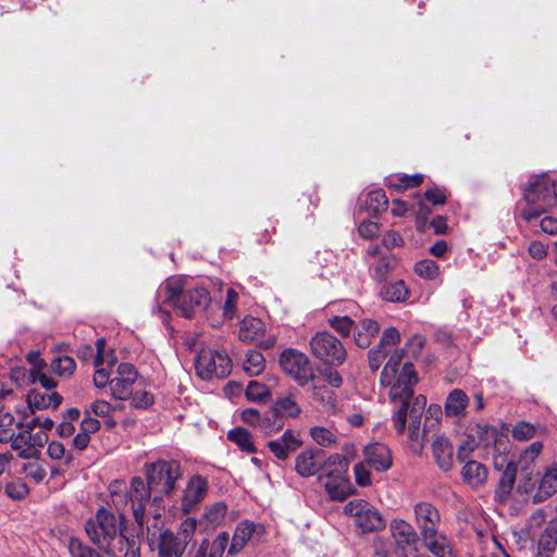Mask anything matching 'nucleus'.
<instances>
[{
	"label": "nucleus",
	"instance_id": "obj_50",
	"mask_svg": "<svg viewBox=\"0 0 557 557\" xmlns=\"http://www.w3.org/2000/svg\"><path fill=\"white\" fill-rule=\"evenodd\" d=\"M72 557H101L94 548L84 545L78 541H72L70 544Z\"/></svg>",
	"mask_w": 557,
	"mask_h": 557
},
{
	"label": "nucleus",
	"instance_id": "obj_54",
	"mask_svg": "<svg viewBox=\"0 0 557 557\" xmlns=\"http://www.w3.org/2000/svg\"><path fill=\"white\" fill-rule=\"evenodd\" d=\"M476 442L473 437H468L458 447L457 458L460 462H465L470 454L475 449Z\"/></svg>",
	"mask_w": 557,
	"mask_h": 557
},
{
	"label": "nucleus",
	"instance_id": "obj_25",
	"mask_svg": "<svg viewBox=\"0 0 557 557\" xmlns=\"http://www.w3.org/2000/svg\"><path fill=\"white\" fill-rule=\"evenodd\" d=\"M62 401V396L57 392H41L33 389L27 395V403L33 409L58 408Z\"/></svg>",
	"mask_w": 557,
	"mask_h": 557
},
{
	"label": "nucleus",
	"instance_id": "obj_62",
	"mask_svg": "<svg viewBox=\"0 0 557 557\" xmlns=\"http://www.w3.org/2000/svg\"><path fill=\"white\" fill-rule=\"evenodd\" d=\"M110 374L104 368L96 367L94 374V384L97 388H103L108 384L110 385Z\"/></svg>",
	"mask_w": 557,
	"mask_h": 557
},
{
	"label": "nucleus",
	"instance_id": "obj_19",
	"mask_svg": "<svg viewBox=\"0 0 557 557\" xmlns=\"http://www.w3.org/2000/svg\"><path fill=\"white\" fill-rule=\"evenodd\" d=\"M329 496L334 500H344L350 494V483L346 473L327 471L320 476Z\"/></svg>",
	"mask_w": 557,
	"mask_h": 557
},
{
	"label": "nucleus",
	"instance_id": "obj_51",
	"mask_svg": "<svg viewBox=\"0 0 557 557\" xmlns=\"http://www.w3.org/2000/svg\"><path fill=\"white\" fill-rule=\"evenodd\" d=\"M124 542H122L121 553L124 552V557H140L139 543L135 539H129L123 535Z\"/></svg>",
	"mask_w": 557,
	"mask_h": 557
},
{
	"label": "nucleus",
	"instance_id": "obj_15",
	"mask_svg": "<svg viewBox=\"0 0 557 557\" xmlns=\"http://www.w3.org/2000/svg\"><path fill=\"white\" fill-rule=\"evenodd\" d=\"M238 338L269 349L275 345V337L267 334L265 324L258 318L245 317L239 324Z\"/></svg>",
	"mask_w": 557,
	"mask_h": 557
},
{
	"label": "nucleus",
	"instance_id": "obj_35",
	"mask_svg": "<svg viewBox=\"0 0 557 557\" xmlns=\"http://www.w3.org/2000/svg\"><path fill=\"white\" fill-rule=\"evenodd\" d=\"M542 449L543 444L541 442H533L520 454L518 466L520 467L521 471H528L534 466L535 460L540 456Z\"/></svg>",
	"mask_w": 557,
	"mask_h": 557
},
{
	"label": "nucleus",
	"instance_id": "obj_18",
	"mask_svg": "<svg viewBox=\"0 0 557 557\" xmlns=\"http://www.w3.org/2000/svg\"><path fill=\"white\" fill-rule=\"evenodd\" d=\"M324 451L305 449L295 459V470L302 478H309L323 470Z\"/></svg>",
	"mask_w": 557,
	"mask_h": 557
},
{
	"label": "nucleus",
	"instance_id": "obj_24",
	"mask_svg": "<svg viewBox=\"0 0 557 557\" xmlns=\"http://www.w3.org/2000/svg\"><path fill=\"white\" fill-rule=\"evenodd\" d=\"M256 532V524L245 520L237 524L235 528L231 545L228 547L230 555H237L243 550L246 544L251 540Z\"/></svg>",
	"mask_w": 557,
	"mask_h": 557
},
{
	"label": "nucleus",
	"instance_id": "obj_16",
	"mask_svg": "<svg viewBox=\"0 0 557 557\" xmlns=\"http://www.w3.org/2000/svg\"><path fill=\"white\" fill-rule=\"evenodd\" d=\"M138 379L136 368L128 362L117 366L114 377L110 381L111 396L115 399H128L133 392V385Z\"/></svg>",
	"mask_w": 557,
	"mask_h": 557
},
{
	"label": "nucleus",
	"instance_id": "obj_61",
	"mask_svg": "<svg viewBox=\"0 0 557 557\" xmlns=\"http://www.w3.org/2000/svg\"><path fill=\"white\" fill-rule=\"evenodd\" d=\"M260 417V411L255 408H247L240 413L242 421L255 428L258 426Z\"/></svg>",
	"mask_w": 557,
	"mask_h": 557
},
{
	"label": "nucleus",
	"instance_id": "obj_1",
	"mask_svg": "<svg viewBox=\"0 0 557 557\" xmlns=\"http://www.w3.org/2000/svg\"><path fill=\"white\" fill-rule=\"evenodd\" d=\"M389 359L381 373L383 385L389 386V399L395 405L392 417L393 425L398 435L407 432L408 441L414 454L423 451L426 430L421 425L426 406L423 395L413 397V386L418 377L412 363L401 364L403 351H391Z\"/></svg>",
	"mask_w": 557,
	"mask_h": 557
},
{
	"label": "nucleus",
	"instance_id": "obj_45",
	"mask_svg": "<svg viewBox=\"0 0 557 557\" xmlns=\"http://www.w3.org/2000/svg\"><path fill=\"white\" fill-rule=\"evenodd\" d=\"M512 437L517 441H528L535 435V426L528 422H519L512 429Z\"/></svg>",
	"mask_w": 557,
	"mask_h": 557
},
{
	"label": "nucleus",
	"instance_id": "obj_33",
	"mask_svg": "<svg viewBox=\"0 0 557 557\" xmlns=\"http://www.w3.org/2000/svg\"><path fill=\"white\" fill-rule=\"evenodd\" d=\"M260 422L258 423V429L264 433L265 435H271L283 429L284 422L277 413L273 410H269L261 414Z\"/></svg>",
	"mask_w": 557,
	"mask_h": 557
},
{
	"label": "nucleus",
	"instance_id": "obj_4",
	"mask_svg": "<svg viewBox=\"0 0 557 557\" xmlns=\"http://www.w3.org/2000/svg\"><path fill=\"white\" fill-rule=\"evenodd\" d=\"M120 524L116 517L106 508H100L95 518L89 519L85 524L88 539L101 550L110 556L121 554L123 531L121 524L124 521V513H120Z\"/></svg>",
	"mask_w": 557,
	"mask_h": 557
},
{
	"label": "nucleus",
	"instance_id": "obj_31",
	"mask_svg": "<svg viewBox=\"0 0 557 557\" xmlns=\"http://www.w3.org/2000/svg\"><path fill=\"white\" fill-rule=\"evenodd\" d=\"M273 409L281 419L283 417L296 418L300 413V407L293 395L280 397Z\"/></svg>",
	"mask_w": 557,
	"mask_h": 557
},
{
	"label": "nucleus",
	"instance_id": "obj_37",
	"mask_svg": "<svg viewBox=\"0 0 557 557\" xmlns=\"http://www.w3.org/2000/svg\"><path fill=\"white\" fill-rule=\"evenodd\" d=\"M270 395L269 387L257 381H250L246 387V397L250 401L265 403Z\"/></svg>",
	"mask_w": 557,
	"mask_h": 557
},
{
	"label": "nucleus",
	"instance_id": "obj_9",
	"mask_svg": "<svg viewBox=\"0 0 557 557\" xmlns=\"http://www.w3.org/2000/svg\"><path fill=\"white\" fill-rule=\"evenodd\" d=\"M147 484L153 491V503L159 504L164 496H169L175 488L181 476V467L176 461L158 460L146 463L144 467Z\"/></svg>",
	"mask_w": 557,
	"mask_h": 557
},
{
	"label": "nucleus",
	"instance_id": "obj_56",
	"mask_svg": "<svg viewBox=\"0 0 557 557\" xmlns=\"http://www.w3.org/2000/svg\"><path fill=\"white\" fill-rule=\"evenodd\" d=\"M92 413L98 417L109 418L114 411V407L106 400H96L90 407Z\"/></svg>",
	"mask_w": 557,
	"mask_h": 557
},
{
	"label": "nucleus",
	"instance_id": "obj_41",
	"mask_svg": "<svg viewBox=\"0 0 557 557\" xmlns=\"http://www.w3.org/2000/svg\"><path fill=\"white\" fill-rule=\"evenodd\" d=\"M387 197L383 190H372L368 194V206L369 210L374 213H379L387 209Z\"/></svg>",
	"mask_w": 557,
	"mask_h": 557
},
{
	"label": "nucleus",
	"instance_id": "obj_48",
	"mask_svg": "<svg viewBox=\"0 0 557 557\" xmlns=\"http://www.w3.org/2000/svg\"><path fill=\"white\" fill-rule=\"evenodd\" d=\"M396 265V259L393 256H386L379 260L374 267V275L382 281L386 274Z\"/></svg>",
	"mask_w": 557,
	"mask_h": 557
},
{
	"label": "nucleus",
	"instance_id": "obj_60",
	"mask_svg": "<svg viewBox=\"0 0 557 557\" xmlns=\"http://www.w3.org/2000/svg\"><path fill=\"white\" fill-rule=\"evenodd\" d=\"M529 255L535 260H542L547 256V245L540 240H533L528 247Z\"/></svg>",
	"mask_w": 557,
	"mask_h": 557
},
{
	"label": "nucleus",
	"instance_id": "obj_36",
	"mask_svg": "<svg viewBox=\"0 0 557 557\" xmlns=\"http://www.w3.org/2000/svg\"><path fill=\"white\" fill-rule=\"evenodd\" d=\"M50 367L53 373L67 377L74 373L76 362L70 356H60L52 359Z\"/></svg>",
	"mask_w": 557,
	"mask_h": 557
},
{
	"label": "nucleus",
	"instance_id": "obj_59",
	"mask_svg": "<svg viewBox=\"0 0 557 557\" xmlns=\"http://www.w3.org/2000/svg\"><path fill=\"white\" fill-rule=\"evenodd\" d=\"M380 227L376 222L373 221H363L358 228V232L361 237L366 239H371L379 233Z\"/></svg>",
	"mask_w": 557,
	"mask_h": 557
},
{
	"label": "nucleus",
	"instance_id": "obj_30",
	"mask_svg": "<svg viewBox=\"0 0 557 557\" xmlns=\"http://www.w3.org/2000/svg\"><path fill=\"white\" fill-rule=\"evenodd\" d=\"M227 507L225 503L219 502L206 508L202 522L207 528L215 529L225 518Z\"/></svg>",
	"mask_w": 557,
	"mask_h": 557
},
{
	"label": "nucleus",
	"instance_id": "obj_64",
	"mask_svg": "<svg viewBox=\"0 0 557 557\" xmlns=\"http://www.w3.org/2000/svg\"><path fill=\"white\" fill-rule=\"evenodd\" d=\"M424 197L428 201L432 202L433 205H442L446 200L445 191L437 187L428 189L424 194Z\"/></svg>",
	"mask_w": 557,
	"mask_h": 557
},
{
	"label": "nucleus",
	"instance_id": "obj_46",
	"mask_svg": "<svg viewBox=\"0 0 557 557\" xmlns=\"http://www.w3.org/2000/svg\"><path fill=\"white\" fill-rule=\"evenodd\" d=\"M399 342V332L395 327H388L383 332L379 346L391 352L393 347L396 346Z\"/></svg>",
	"mask_w": 557,
	"mask_h": 557
},
{
	"label": "nucleus",
	"instance_id": "obj_32",
	"mask_svg": "<svg viewBox=\"0 0 557 557\" xmlns=\"http://www.w3.org/2000/svg\"><path fill=\"white\" fill-rule=\"evenodd\" d=\"M243 368L250 376L259 375L265 368V359L260 351L248 350L244 359Z\"/></svg>",
	"mask_w": 557,
	"mask_h": 557
},
{
	"label": "nucleus",
	"instance_id": "obj_13",
	"mask_svg": "<svg viewBox=\"0 0 557 557\" xmlns=\"http://www.w3.org/2000/svg\"><path fill=\"white\" fill-rule=\"evenodd\" d=\"M344 512L354 518L362 532H374L385 527V521L377 509L363 499H354L344 507Z\"/></svg>",
	"mask_w": 557,
	"mask_h": 557
},
{
	"label": "nucleus",
	"instance_id": "obj_47",
	"mask_svg": "<svg viewBox=\"0 0 557 557\" xmlns=\"http://www.w3.org/2000/svg\"><path fill=\"white\" fill-rule=\"evenodd\" d=\"M238 300V294L233 289L226 290V299L223 306V315L225 319L232 320L236 315V306Z\"/></svg>",
	"mask_w": 557,
	"mask_h": 557
},
{
	"label": "nucleus",
	"instance_id": "obj_40",
	"mask_svg": "<svg viewBox=\"0 0 557 557\" xmlns=\"http://www.w3.org/2000/svg\"><path fill=\"white\" fill-rule=\"evenodd\" d=\"M349 468L348 457H345L341 454H333L326 457L324 455L323 461V470L327 471H337L341 473H347Z\"/></svg>",
	"mask_w": 557,
	"mask_h": 557
},
{
	"label": "nucleus",
	"instance_id": "obj_57",
	"mask_svg": "<svg viewBox=\"0 0 557 557\" xmlns=\"http://www.w3.org/2000/svg\"><path fill=\"white\" fill-rule=\"evenodd\" d=\"M516 474H517V465L515 462L507 463L498 483L500 485H508L510 487H513V484L516 481Z\"/></svg>",
	"mask_w": 557,
	"mask_h": 557
},
{
	"label": "nucleus",
	"instance_id": "obj_20",
	"mask_svg": "<svg viewBox=\"0 0 557 557\" xmlns=\"http://www.w3.org/2000/svg\"><path fill=\"white\" fill-rule=\"evenodd\" d=\"M270 451L280 460H286L289 455L296 451L301 445V440L293 431L286 430L282 436L268 442Z\"/></svg>",
	"mask_w": 557,
	"mask_h": 557
},
{
	"label": "nucleus",
	"instance_id": "obj_39",
	"mask_svg": "<svg viewBox=\"0 0 557 557\" xmlns=\"http://www.w3.org/2000/svg\"><path fill=\"white\" fill-rule=\"evenodd\" d=\"M310 435L318 445L323 447H330L337 442L336 434L323 426L311 428Z\"/></svg>",
	"mask_w": 557,
	"mask_h": 557
},
{
	"label": "nucleus",
	"instance_id": "obj_21",
	"mask_svg": "<svg viewBox=\"0 0 557 557\" xmlns=\"http://www.w3.org/2000/svg\"><path fill=\"white\" fill-rule=\"evenodd\" d=\"M364 458L369 466L376 471H386L393 465L389 448L381 443H372L364 448Z\"/></svg>",
	"mask_w": 557,
	"mask_h": 557
},
{
	"label": "nucleus",
	"instance_id": "obj_22",
	"mask_svg": "<svg viewBox=\"0 0 557 557\" xmlns=\"http://www.w3.org/2000/svg\"><path fill=\"white\" fill-rule=\"evenodd\" d=\"M432 454L437 467L447 472L454 467V446L444 435H437L432 442Z\"/></svg>",
	"mask_w": 557,
	"mask_h": 557
},
{
	"label": "nucleus",
	"instance_id": "obj_12",
	"mask_svg": "<svg viewBox=\"0 0 557 557\" xmlns=\"http://www.w3.org/2000/svg\"><path fill=\"white\" fill-rule=\"evenodd\" d=\"M195 368L197 374L203 380L222 379L231 373L232 361L225 352L202 349L197 356Z\"/></svg>",
	"mask_w": 557,
	"mask_h": 557
},
{
	"label": "nucleus",
	"instance_id": "obj_55",
	"mask_svg": "<svg viewBox=\"0 0 557 557\" xmlns=\"http://www.w3.org/2000/svg\"><path fill=\"white\" fill-rule=\"evenodd\" d=\"M355 478L356 482L360 486H368L371 484V474L368 470L367 466L362 462H359L355 466Z\"/></svg>",
	"mask_w": 557,
	"mask_h": 557
},
{
	"label": "nucleus",
	"instance_id": "obj_53",
	"mask_svg": "<svg viewBox=\"0 0 557 557\" xmlns=\"http://www.w3.org/2000/svg\"><path fill=\"white\" fill-rule=\"evenodd\" d=\"M38 370H33L30 372V380L33 383H40L42 387H45L49 392H53L52 389L55 387L57 383L53 379L48 376L47 374L42 373Z\"/></svg>",
	"mask_w": 557,
	"mask_h": 557
},
{
	"label": "nucleus",
	"instance_id": "obj_29",
	"mask_svg": "<svg viewBox=\"0 0 557 557\" xmlns=\"http://www.w3.org/2000/svg\"><path fill=\"white\" fill-rule=\"evenodd\" d=\"M227 438L245 453L252 454L257 451L251 433L244 428H235L228 431Z\"/></svg>",
	"mask_w": 557,
	"mask_h": 557
},
{
	"label": "nucleus",
	"instance_id": "obj_38",
	"mask_svg": "<svg viewBox=\"0 0 557 557\" xmlns=\"http://www.w3.org/2000/svg\"><path fill=\"white\" fill-rule=\"evenodd\" d=\"M414 272L424 280H435L440 276V267L435 261L424 259L414 264Z\"/></svg>",
	"mask_w": 557,
	"mask_h": 557
},
{
	"label": "nucleus",
	"instance_id": "obj_27",
	"mask_svg": "<svg viewBox=\"0 0 557 557\" xmlns=\"http://www.w3.org/2000/svg\"><path fill=\"white\" fill-rule=\"evenodd\" d=\"M469 405V397L459 388L453 389L445 401V414L447 417H463Z\"/></svg>",
	"mask_w": 557,
	"mask_h": 557
},
{
	"label": "nucleus",
	"instance_id": "obj_28",
	"mask_svg": "<svg viewBox=\"0 0 557 557\" xmlns=\"http://www.w3.org/2000/svg\"><path fill=\"white\" fill-rule=\"evenodd\" d=\"M355 334V342L359 347H368L370 345L371 337L379 333V324L374 320L364 319L360 322Z\"/></svg>",
	"mask_w": 557,
	"mask_h": 557
},
{
	"label": "nucleus",
	"instance_id": "obj_43",
	"mask_svg": "<svg viewBox=\"0 0 557 557\" xmlns=\"http://www.w3.org/2000/svg\"><path fill=\"white\" fill-rule=\"evenodd\" d=\"M129 398L131 405L137 409H147L154 401L153 395L144 389L136 391L135 393L132 392Z\"/></svg>",
	"mask_w": 557,
	"mask_h": 557
},
{
	"label": "nucleus",
	"instance_id": "obj_42",
	"mask_svg": "<svg viewBox=\"0 0 557 557\" xmlns=\"http://www.w3.org/2000/svg\"><path fill=\"white\" fill-rule=\"evenodd\" d=\"M330 325L343 336H348L355 327V322L347 315L333 317L329 320Z\"/></svg>",
	"mask_w": 557,
	"mask_h": 557
},
{
	"label": "nucleus",
	"instance_id": "obj_14",
	"mask_svg": "<svg viewBox=\"0 0 557 557\" xmlns=\"http://www.w3.org/2000/svg\"><path fill=\"white\" fill-rule=\"evenodd\" d=\"M36 421L37 420H32L27 423L26 426L22 422H16L18 432L15 433L4 431L0 433V442H11L12 449L17 451L21 458H37L39 455V449H35L34 445L30 443V431L36 428Z\"/></svg>",
	"mask_w": 557,
	"mask_h": 557
},
{
	"label": "nucleus",
	"instance_id": "obj_6",
	"mask_svg": "<svg viewBox=\"0 0 557 557\" xmlns=\"http://www.w3.org/2000/svg\"><path fill=\"white\" fill-rule=\"evenodd\" d=\"M283 371L293 377L299 386H306L312 382V396L320 403H325L331 398L330 391L317 380L314 370L306 354L294 349H284L278 358Z\"/></svg>",
	"mask_w": 557,
	"mask_h": 557
},
{
	"label": "nucleus",
	"instance_id": "obj_8",
	"mask_svg": "<svg viewBox=\"0 0 557 557\" xmlns=\"http://www.w3.org/2000/svg\"><path fill=\"white\" fill-rule=\"evenodd\" d=\"M196 528V519L186 518L176 532L171 529L161 530L154 541L158 557H183L195 536Z\"/></svg>",
	"mask_w": 557,
	"mask_h": 557
},
{
	"label": "nucleus",
	"instance_id": "obj_52",
	"mask_svg": "<svg viewBox=\"0 0 557 557\" xmlns=\"http://www.w3.org/2000/svg\"><path fill=\"white\" fill-rule=\"evenodd\" d=\"M25 475L36 483H40L46 478V470L37 462H29L24 467Z\"/></svg>",
	"mask_w": 557,
	"mask_h": 557
},
{
	"label": "nucleus",
	"instance_id": "obj_63",
	"mask_svg": "<svg viewBox=\"0 0 557 557\" xmlns=\"http://www.w3.org/2000/svg\"><path fill=\"white\" fill-rule=\"evenodd\" d=\"M382 243L387 249H393L395 247L401 246L404 240L396 231H388L384 235Z\"/></svg>",
	"mask_w": 557,
	"mask_h": 557
},
{
	"label": "nucleus",
	"instance_id": "obj_23",
	"mask_svg": "<svg viewBox=\"0 0 557 557\" xmlns=\"http://www.w3.org/2000/svg\"><path fill=\"white\" fill-rule=\"evenodd\" d=\"M228 542V533L220 532L212 542L202 540L193 557H223Z\"/></svg>",
	"mask_w": 557,
	"mask_h": 557
},
{
	"label": "nucleus",
	"instance_id": "obj_34",
	"mask_svg": "<svg viewBox=\"0 0 557 557\" xmlns=\"http://www.w3.org/2000/svg\"><path fill=\"white\" fill-rule=\"evenodd\" d=\"M383 299L391 302L405 301L409 295V290L404 281H396L391 283L381 292Z\"/></svg>",
	"mask_w": 557,
	"mask_h": 557
},
{
	"label": "nucleus",
	"instance_id": "obj_17",
	"mask_svg": "<svg viewBox=\"0 0 557 557\" xmlns=\"http://www.w3.org/2000/svg\"><path fill=\"white\" fill-rule=\"evenodd\" d=\"M209 490L208 481L198 474L193 475L182 496V510L185 513L193 511L196 506L203 500Z\"/></svg>",
	"mask_w": 557,
	"mask_h": 557
},
{
	"label": "nucleus",
	"instance_id": "obj_49",
	"mask_svg": "<svg viewBox=\"0 0 557 557\" xmlns=\"http://www.w3.org/2000/svg\"><path fill=\"white\" fill-rule=\"evenodd\" d=\"M5 494L12 499H23L28 494L27 485L22 481L10 482L5 485Z\"/></svg>",
	"mask_w": 557,
	"mask_h": 557
},
{
	"label": "nucleus",
	"instance_id": "obj_5",
	"mask_svg": "<svg viewBox=\"0 0 557 557\" xmlns=\"http://www.w3.org/2000/svg\"><path fill=\"white\" fill-rule=\"evenodd\" d=\"M417 527L429 550L437 557H455L450 541L438 532L441 516L438 510L428 502L414 506Z\"/></svg>",
	"mask_w": 557,
	"mask_h": 557
},
{
	"label": "nucleus",
	"instance_id": "obj_58",
	"mask_svg": "<svg viewBox=\"0 0 557 557\" xmlns=\"http://www.w3.org/2000/svg\"><path fill=\"white\" fill-rule=\"evenodd\" d=\"M388 350H385L379 346L376 349H372L369 351V366L375 371L380 368L384 358L388 355Z\"/></svg>",
	"mask_w": 557,
	"mask_h": 557
},
{
	"label": "nucleus",
	"instance_id": "obj_10",
	"mask_svg": "<svg viewBox=\"0 0 557 557\" xmlns=\"http://www.w3.org/2000/svg\"><path fill=\"white\" fill-rule=\"evenodd\" d=\"M518 491L530 494L535 504L545 502L557 492V465L545 467L537 481L529 474L521 478Z\"/></svg>",
	"mask_w": 557,
	"mask_h": 557
},
{
	"label": "nucleus",
	"instance_id": "obj_44",
	"mask_svg": "<svg viewBox=\"0 0 557 557\" xmlns=\"http://www.w3.org/2000/svg\"><path fill=\"white\" fill-rule=\"evenodd\" d=\"M47 453L50 458L54 460H63L64 463L66 465H69L72 461L71 454H66L64 445L60 442H50L47 448Z\"/></svg>",
	"mask_w": 557,
	"mask_h": 557
},
{
	"label": "nucleus",
	"instance_id": "obj_11",
	"mask_svg": "<svg viewBox=\"0 0 557 557\" xmlns=\"http://www.w3.org/2000/svg\"><path fill=\"white\" fill-rule=\"evenodd\" d=\"M309 345L311 354L326 364L338 367L346 360L344 345L327 332H318Z\"/></svg>",
	"mask_w": 557,
	"mask_h": 557
},
{
	"label": "nucleus",
	"instance_id": "obj_2",
	"mask_svg": "<svg viewBox=\"0 0 557 557\" xmlns=\"http://www.w3.org/2000/svg\"><path fill=\"white\" fill-rule=\"evenodd\" d=\"M109 490L112 503L119 511H123L129 504L133 517L139 527H144L148 516L159 518L164 512L163 500L159 504L153 503V491L140 476H134L131 480L128 490L123 482L119 481L111 483Z\"/></svg>",
	"mask_w": 557,
	"mask_h": 557
},
{
	"label": "nucleus",
	"instance_id": "obj_26",
	"mask_svg": "<svg viewBox=\"0 0 557 557\" xmlns=\"http://www.w3.org/2000/svg\"><path fill=\"white\" fill-rule=\"evenodd\" d=\"M463 481L472 487L480 486L486 482V467L474 460H466L461 470Z\"/></svg>",
	"mask_w": 557,
	"mask_h": 557
},
{
	"label": "nucleus",
	"instance_id": "obj_3",
	"mask_svg": "<svg viewBox=\"0 0 557 557\" xmlns=\"http://www.w3.org/2000/svg\"><path fill=\"white\" fill-rule=\"evenodd\" d=\"M158 298L163 304L172 306L185 318L206 310L211 301L207 289L202 287L188 289L185 287V280L180 276L166 280L158 289Z\"/></svg>",
	"mask_w": 557,
	"mask_h": 557
},
{
	"label": "nucleus",
	"instance_id": "obj_7",
	"mask_svg": "<svg viewBox=\"0 0 557 557\" xmlns=\"http://www.w3.org/2000/svg\"><path fill=\"white\" fill-rule=\"evenodd\" d=\"M525 207L521 210V218L527 222L535 221L546 210L557 206L556 185L549 180L535 178L524 189Z\"/></svg>",
	"mask_w": 557,
	"mask_h": 557
}]
</instances>
